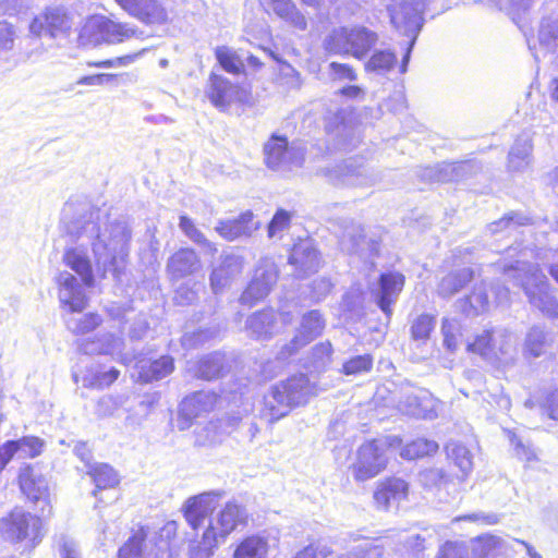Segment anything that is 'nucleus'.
I'll list each match as a JSON object with an SVG mask.
<instances>
[{"mask_svg":"<svg viewBox=\"0 0 558 558\" xmlns=\"http://www.w3.org/2000/svg\"><path fill=\"white\" fill-rule=\"evenodd\" d=\"M179 227L191 241L202 246L207 253L211 255L217 253L218 248L216 244L203 234V232L194 225L192 219L186 216H181Z\"/></svg>","mask_w":558,"mask_h":558,"instance_id":"40","label":"nucleus"},{"mask_svg":"<svg viewBox=\"0 0 558 558\" xmlns=\"http://www.w3.org/2000/svg\"><path fill=\"white\" fill-rule=\"evenodd\" d=\"M223 368V355L213 353L204 356L195 364L194 374L198 378L206 380L218 377Z\"/></svg>","mask_w":558,"mask_h":558,"instance_id":"39","label":"nucleus"},{"mask_svg":"<svg viewBox=\"0 0 558 558\" xmlns=\"http://www.w3.org/2000/svg\"><path fill=\"white\" fill-rule=\"evenodd\" d=\"M131 16L148 25H163L170 21L169 11L160 0H116Z\"/></svg>","mask_w":558,"mask_h":558,"instance_id":"16","label":"nucleus"},{"mask_svg":"<svg viewBox=\"0 0 558 558\" xmlns=\"http://www.w3.org/2000/svg\"><path fill=\"white\" fill-rule=\"evenodd\" d=\"M509 550V543L497 535L483 534L471 541V551L474 558L506 557Z\"/></svg>","mask_w":558,"mask_h":558,"instance_id":"29","label":"nucleus"},{"mask_svg":"<svg viewBox=\"0 0 558 558\" xmlns=\"http://www.w3.org/2000/svg\"><path fill=\"white\" fill-rule=\"evenodd\" d=\"M88 474L92 476L97 489L111 488L119 482L114 470L105 463L89 466Z\"/></svg>","mask_w":558,"mask_h":558,"instance_id":"44","label":"nucleus"},{"mask_svg":"<svg viewBox=\"0 0 558 558\" xmlns=\"http://www.w3.org/2000/svg\"><path fill=\"white\" fill-rule=\"evenodd\" d=\"M404 284V277L399 272L383 274L379 278L378 289L375 292L379 308L389 317L391 304L396 302Z\"/></svg>","mask_w":558,"mask_h":558,"instance_id":"26","label":"nucleus"},{"mask_svg":"<svg viewBox=\"0 0 558 558\" xmlns=\"http://www.w3.org/2000/svg\"><path fill=\"white\" fill-rule=\"evenodd\" d=\"M387 461L385 444L378 440L365 442L357 450L352 474L359 482L371 480L385 470Z\"/></svg>","mask_w":558,"mask_h":558,"instance_id":"10","label":"nucleus"},{"mask_svg":"<svg viewBox=\"0 0 558 558\" xmlns=\"http://www.w3.org/2000/svg\"><path fill=\"white\" fill-rule=\"evenodd\" d=\"M205 93L209 101L220 110H226L232 104L242 102L245 99V92L239 85L214 73L209 76Z\"/></svg>","mask_w":558,"mask_h":558,"instance_id":"18","label":"nucleus"},{"mask_svg":"<svg viewBox=\"0 0 558 558\" xmlns=\"http://www.w3.org/2000/svg\"><path fill=\"white\" fill-rule=\"evenodd\" d=\"M435 327V317L422 314L416 317L411 326V335L414 340H426Z\"/></svg>","mask_w":558,"mask_h":558,"instance_id":"54","label":"nucleus"},{"mask_svg":"<svg viewBox=\"0 0 558 558\" xmlns=\"http://www.w3.org/2000/svg\"><path fill=\"white\" fill-rule=\"evenodd\" d=\"M506 434L509 438V441L513 446L514 454L527 462L536 460L535 449L530 445V442H524L514 432L507 429Z\"/></svg>","mask_w":558,"mask_h":558,"instance_id":"56","label":"nucleus"},{"mask_svg":"<svg viewBox=\"0 0 558 558\" xmlns=\"http://www.w3.org/2000/svg\"><path fill=\"white\" fill-rule=\"evenodd\" d=\"M168 270L174 278L192 275L201 268V260L192 248H181L168 260Z\"/></svg>","mask_w":558,"mask_h":558,"instance_id":"32","label":"nucleus"},{"mask_svg":"<svg viewBox=\"0 0 558 558\" xmlns=\"http://www.w3.org/2000/svg\"><path fill=\"white\" fill-rule=\"evenodd\" d=\"M446 452L448 458L454 462L463 475H466L469 472H471L473 466L472 454L465 446L451 441L446 446Z\"/></svg>","mask_w":558,"mask_h":558,"instance_id":"45","label":"nucleus"},{"mask_svg":"<svg viewBox=\"0 0 558 558\" xmlns=\"http://www.w3.org/2000/svg\"><path fill=\"white\" fill-rule=\"evenodd\" d=\"M444 345L451 352L462 343V326L454 318H444L441 324Z\"/></svg>","mask_w":558,"mask_h":558,"instance_id":"46","label":"nucleus"},{"mask_svg":"<svg viewBox=\"0 0 558 558\" xmlns=\"http://www.w3.org/2000/svg\"><path fill=\"white\" fill-rule=\"evenodd\" d=\"M465 303L469 307H463V311L468 314H480L489 308V300L487 295V287L482 283L476 286L473 292L468 296Z\"/></svg>","mask_w":558,"mask_h":558,"instance_id":"50","label":"nucleus"},{"mask_svg":"<svg viewBox=\"0 0 558 558\" xmlns=\"http://www.w3.org/2000/svg\"><path fill=\"white\" fill-rule=\"evenodd\" d=\"M123 349V339L112 333H104L94 340L83 344V351L87 354L119 355Z\"/></svg>","mask_w":558,"mask_h":558,"instance_id":"34","label":"nucleus"},{"mask_svg":"<svg viewBox=\"0 0 558 558\" xmlns=\"http://www.w3.org/2000/svg\"><path fill=\"white\" fill-rule=\"evenodd\" d=\"M177 533V523L170 521L157 532L149 526H141L132 532L119 548L118 558H173L170 538Z\"/></svg>","mask_w":558,"mask_h":558,"instance_id":"4","label":"nucleus"},{"mask_svg":"<svg viewBox=\"0 0 558 558\" xmlns=\"http://www.w3.org/2000/svg\"><path fill=\"white\" fill-rule=\"evenodd\" d=\"M339 245L348 254H360L366 245L372 252L376 250V242H366L363 228L354 222L344 226L339 235Z\"/></svg>","mask_w":558,"mask_h":558,"instance_id":"30","label":"nucleus"},{"mask_svg":"<svg viewBox=\"0 0 558 558\" xmlns=\"http://www.w3.org/2000/svg\"><path fill=\"white\" fill-rule=\"evenodd\" d=\"M383 554L384 545L379 541H363L338 558H380Z\"/></svg>","mask_w":558,"mask_h":558,"instance_id":"49","label":"nucleus"},{"mask_svg":"<svg viewBox=\"0 0 558 558\" xmlns=\"http://www.w3.org/2000/svg\"><path fill=\"white\" fill-rule=\"evenodd\" d=\"M396 64L397 56L395 52L390 50H377L365 63V70L367 72L385 74L391 71Z\"/></svg>","mask_w":558,"mask_h":558,"instance_id":"41","label":"nucleus"},{"mask_svg":"<svg viewBox=\"0 0 558 558\" xmlns=\"http://www.w3.org/2000/svg\"><path fill=\"white\" fill-rule=\"evenodd\" d=\"M439 401L427 391L410 393L400 401V410L407 415L418 418H435L437 416Z\"/></svg>","mask_w":558,"mask_h":558,"instance_id":"25","label":"nucleus"},{"mask_svg":"<svg viewBox=\"0 0 558 558\" xmlns=\"http://www.w3.org/2000/svg\"><path fill=\"white\" fill-rule=\"evenodd\" d=\"M420 483L427 488H438L447 483V476L441 469L432 468L420 472Z\"/></svg>","mask_w":558,"mask_h":558,"instance_id":"59","label":"nucleus"},{"mask_svg":"<svg viewBox=\"0 0 558 558\" xmlns=\"http://www.w3.org/2000/svg\"><path fill=\"white\" fill-rule=\"evenodd\" d=\"M215 54L219 64L225 71L231 74H239L243 71V62L241 61L236 52L231 48L227 46L217 47L215 50Z\"/></svg>","mask_w":558,"mask_h":558,"instance_id":"48","label":"nucleus"},{"mask_svg":"<svg viewBox=\"0 0 558 558\" xmlns=\"http://www.w3.org/2000/svg\"><path fill=\"white\" fill-rule=\"evenodd\" d=\"M317 393L307 376L300 374L274 385L264 397V413L270 421L286 416L293 408L303 405Z\"/></svg>","mask_w":558,"mask_h":558,"instance_id":"2","label":"nucleus"},{"mask_svg":"<svg viewBox=\"0 0 558 558\" xmlns=\"http://www.w3.org/2000/svg\"><path fill=\"white\" fill-rule=\"evenodd\" d=\"M330 180L335 184H345L351 186H372L379 182V175L373 169L364 163L351 158L330 170Z\"/></svg>","mask_w":558,"mask_h":558,"instance_id":"14","label":"nucleus"},{"mask_svg":"<svg viewBox=\"0 0 558 558\" xmlns=\"http://www.w3.org/2000/svg\"><path fill=\"white\" fill-rule=\"evenodd\" d=\"M19 445V458H35L44 448V440L35 436H25L16 440Z\"/></svg>","mask_w":558,"mask_h":558,"instance_id":"55","label":"nucleus"},{"mask_svg":"<svg viewBox=\"0 0 558 558\" xmlns=\"http://www.w3.org/2000/svg\"><path fill=\"white\" fill-rule=\"evenodd\" d=\"M136 368L141 380L145 383L160 380L173 372V359L169 355H163L154 361L140 360L136 363Z\"/></svg>","mask_w":558,"mask_h":558,"instance_id":"33","label":"nucleus"},{"mask_svg":"<svg viewBox=\"0 0 558 558\" xmlns=\"http://www.w3.org/2000/svg\"><path fill=\"white\" fill-rule=\"evenodd\" d=\"M290 225V214L284 210H278L268 226V236H280L282 231Z\"/></svg>","mask_w":558,"mask_h":558,"instance_id":"61","label":"nucleus"},{"mask_svg":"<svg viewBox=\"0 0 558 558\" xmlns=\"http://www.w3.org/2000/svg\"><path fill=\"white\" fill-rule=\"evenodd\" d=\"M289 263L295 267L299 276H306L317 271L319 256L311 241L296 243L290 254Z\"/></svg>","mask_w":558,"mask_h":558,"instance_id":"28","label":"nucleus"},{"mask_svg":"<svg viewBox=\"0 0 558 558\" xmlns=\"http://www.w3.org/2000/svg\"><path fill=\"white\" fill-rule=\"evenodd\" d=\"M546 335L539 327H532L525 338L524 353L538 357L545 352Z\"/></svg>","mask_w":558,"mask_h":558,"instance_id":"51","label":"nucleus"},{"mask_svg":"<svg viewBox=\"0 0 558 558\" xmlns=\"http://www.w3.org/2000/svg\"><path fill=\"white\" fill-rule=\"evenodd\" d=\"M408 483L401 478L391 477L379 482L373 496L376 507L388 510L392 502L408 496Z\"/></svg>","mask_w":558,"mask_h":558,"instance_id":"27","label":"nucleus"},{"mask_svg":"<svg viewBox=\"0 0 558 558\" xmlns=\"http://www.w3.org/2000/svg\"><path fill=\"white\" fill-rule=\"evenodd\" d=\"M332 347L330 342H320L312 349L310 366L316 371L324 369L330 362Z\"/></svg>","mask_w":558,"mask_h":558,"instance_id":"53","label":"nucleus"},{"mask_svg":"<svg viewBox=\"0 0 558 558\" xmlns=\"http://www.w3.org/2000/svg\"><path fill=\"white\" fill-rule=\"evenodd\" d=\"M101 323L99 315L90 313L80 317H71L66 320L68 328L76 335H84L96 327H98Z\"/></svg>","mask_w":558,"mask_h":558,"instance_id":"52","label":"nucleus"},{"mask_svg":"<svg viewBox=\"0 0 558 558\" xmlns=\"http://www.w3.org/2000/svg\"><path fill=\"white\" fill-rule=\"evenodd\" d=\"M57 553L59 558H83L77 542L66 535H60L58 538Z\"/></svg>","mask_w":558,"mask_h":558,"instance_id":"58","label":"nucleus"},{"mask_svg":"<svg viewBox=\"0 0 558 558\" xmlns=\"http://www.w3.org/2000/svg\"><path fill=\"white\" fill-rule=\"evenodd\" d=\"M59 284V300L71 312H82L86 307L84 290L72 274L62 271L57 278Z\"/></svg>","mask_w":558,"mask_h":558,"instance_id":"24","label":"nucleus"},{"mask_svg":"<svg viewBox=\"0 0 558 558\" xmlns=\"http://www.w3.org/2000/svg\"><path fill=\"white\" fill-rule=\"evenodd\" d=\"M469 550L463 543L448 541L442 544L435 558H468Z\"/></svg>","mask_w":558,"mask_h":558,"instance_id":"60","label":"nucleus"},{"mask_svg":"<svg viewBox=\"0 0 558 558\" xmlns=\"http://www.w3.org/2000/svg\"><path fill=\"white\" fill-rule=\"evenodd\" d=\"M378 41V35L365 26L335 28L326 38V48L330 52L351 54L363 59Z\"/></svg>","mask_w":558,"mask_h":558,"instance_id":"5","label":"nucleus"},{"mask_svg":"<svg viewBox=\"0 0 558 558\" xmlns=\"http://www.w3.org/2000/svg\"><path fill=\"white\" fill-rule=\"evenodd\" d=\"M276 315L270 308L255 312L245 324L248 335L255 339H268L276 331Z\"/></svg>","mask_w":558,"mask_h":558,"instance_id":"31","label":"nucleus"},{"mask_svg":"<svg viewBox=\"0 0 558 558\" xmlns=\"http://www.w3.org/2000/svg\"><path fill=\"white\" fill-rule=\"evenodd\" d=\"M217 400L218 396L215 392L204 390L184 398L180 404V416L184 418L180 429L187 428L191 420L213 411Z\"/></svg>","mask_w":558,"mask_h":558,"instance_id":"23","label":"nucleus"},{"mask_svg":"<svg viewBox=\"0 0 558 558\" xmlns=\"http://www.w3.org/2000/svg\"><path fill=\"white\" fill-rule=\"evenodd\" d=\"M425 2L426 0H396L388 7L390 21L395 28L399 33L412 37L400 65L401 73L407 72L412 47L415 43L418 32L422 28V14L425 9Z\"/></svg>","mask_w":558,"mask_h":558,"instance_id":"6","label":"nucleus"},{"mask_svg":"<svg viewBox=\"0 0 558 558\" xmlns=\"http://www.w3.org/2000/svg\"><path fill=\"white\" fill-rule=\"evenodd\" d=\"M260 227V222L251 210L242 213L236 218L220 219L215 231L226 241L233 242L242 238H250Z\"/></svg>","mask_w":558,"mask_h":558,"instance_id":"21","label":"nucleus"},{"mask_svg":"<svg viewBox=\"0 0 558 558\" xmlns=\"http://www.w3.org/2000/svg\"><path fill=\"white\" fill-rule=\"evenodd\" d=\"M530 219L527 217H523L519 214H510L501 218L499 221H495L489 226V229L493 233L499 231L501 228H511L513 226H524L527 225Z\"/></svg>","mask_w":558,"mask_h":558,"instance_id":"64","label":"nucleus"},{"mask_svg":"<svg viewBox=\"0 0 558 558\" xmlns=\"http://www.w3.org/2000/svg\"><path fill=\"white\" fill-rule=\"evenodd\" d=\"M468 350L493 363L509 364L515 357L517 338L504 328L485 330L468 344Z\"/></svg>","mask_w":558,"mask_h":558,"instance_id":"7","label":"nucleus"},{"mask_svg":"<svg viewBox=\"0 0 558 558\" xmlns=\"http://www.w3.org/2000/svg\"><path fill=\"white\" fill-rule=\"evenodd\" d=\"M84 33L94 43L118 44L134 37L137 29L134 26L117 23L105 16H93L86 23Z\"/></svg>","mask_w":558,"mask_h":558,"instance_id":"13","label":"nucleus"},{"mask_svg":"<svg viewBox=\"0 0 558 558\" xmlns=\"http://www.w3.org/2000/svg\"><path fill=\"white\" fill-rule=\"evenodd\" d=\"M329 69L333 80L354 82L357 78L354 69L349 64L331 62Z\"/></svg>","mask_w":558,"mask_h":558,"instance_id":"63","label":"nucleus"},{"mask_svg":"<svg viewBox=\"0 0 558 558\" xmlns=\"http://www.w3.org/2000/svg\"><path fill=\"white\" fill-rule=\"evenodd\" d=\"M41 521L22 508H14L0 519V538L12 543L29 541L33 545L41 539Z\"/></svg>","mask_w":558,"mask_h":558,"instance_id":"8","label":"nucleus"},{"mask_svg":"<svg viewBox=\"0 0 558 558\" xmlns=\"http://www.w3.org/2000/svg\"><path fill=\"white\" fill-rule=\"evenodd\" d=\"M532 144L527 138H518L509 153V167L521 170L530 163Z\"/></svg>","mask_w":558,"mask_h":558,"instance_id":"42","label":"nucleus"},{"mask_svg":"<svg viewBox=\"0 0 558 558\" xmlns=\"http://www.w3.org/2000/svg\"><path fill=\"white\" fill-rule=\"evenodd\" d=\"M68 231L77 245L66 248L62 259L82 278L84 284L87 287L94 284L87 247H90L96 271L101 277L105 278L111 274L116 280L121 279L126 266L131 240V231L125 221L100 223L99 211H89L88 215L73 221Z\"/></svg>","mask_w":558,"mask_h":558,"instance_id":"1","label":"nucleus"},{"mask_svg":"<svg viewBox=\"0 0 558 558\" xmlns=\"http://www.w3.org/2000/svg\"><path fill=\"white\" fill-rule=\"evenodd\" d=\"M223 492L211 490L189 498L184 504V518L193 530H197L209 522Z\"/></svg>","mask_w":558,"mask_h":558,"instance_id":"15","label":"nucleus"},{"mask_svg":"<svg viewBox=\"0 0 558 558\" xmlns=\"http://www.w3.org/2000/svg\"><path fill=\"white\" fill-rule=\"evenodd\" d=\"M472 278L473 271L470 268L451 271L441 279L437 292L442 298H450L469 283Z\"/></svg>","mask_w":558,"mask_h":558,"instance_id":"35","label":"nucleus"},{"mask_svg":"<svg viewBox=\"0 0 558 558\" xmlns=\"http://www.w3.org/2000/svg\"><path fill=\"white\" fill-rule=\"evenodd\" d=\"M247 519L248 513L245 507L235 501H228L216 517L209 519L207 526L225 539L236 527L245 525Z\"/></svg>","mask_w":558,"mask_h":558,"instance_id":"20","label":"nucleus"},{"mask_svg":"<svg viewBox=\"0 0 558 558\" xmlns=\"http://www.w3.org/2000/svg\"><path fill=\"white\" fill-rule=\"evenodd\" d=\"M21 490L33 501L43 515L51 514V493L45 476L33 465L21 468L19 474Z\"/></svg>","mask_w":558,"mask_h":558,"instance_id":"9","label":"nucleus"},{"mask_svg":"<svg viewBox=\"0 0 558 558\" xmlns=\"http://www.w3.org/2000/svg\"><path fill=\"white\" fill-rule=\"evenodd\" d=\"M438 450V444L434 440L417 438L407 444L401 450V457L408 460H414L432 454Z\"/></svg>","mask_w":558,"mask_h":558,"instance_id":"43","label":"nucleus"},{"mask_svg":"<svg viewBox=\"0 0 558 558\" xmlns=\"http://www.w3.org/2000/svg\"><path fill=\"white\" fill-rule=\"evenodd\" d=\"M70 27V22L63 9L48 8L33 20L29 31L37 36L57 37L59 34L68 32Z\"/></svg>","mask_w":558,"mask_h":558,"instance_id":"22","label":"nucleus"},{"mask_svg":"<svg viewBox=\"0 0 558 558\" xmlns=\"http://www.w3.org/2000/svg\"><path fill=\"white\" fill-rule=\"evenodd\" d=\"M504 275L522 287L530 303L550 317H558V302L548 291L546 276L532 265L523 260L515 264L504 265Z\"/></svg>","mask_w":558,"mask_h":558,"instance_id":"3","label":"nucleus"},{"mask_svg":"<svg viewBox=\"0 0 558 558\" xmlns=\"http://www.w3.org/2000/svg\"><path fill=\"white\" fill-rule=\"evenodd\" d=\"M373 359L369 354L357 355L343 363L342 371L345 375H357L372 368Z\"/></svg>","mask_w":558,"mask_h":558,"instance_id":"57","label":"nucleus"},{"mask_svg":"<svg viewBox=\"0 0 558 558\" xmlns=\"http://www.w3.org/2000/svg\"><path fill=\"white\" fill-rule=\"evenodd\" d=\"M325 328V320L318 311H310L304 314L296 335L289 343L281 347L277 353V359L287 361L299 352L300 349L317 338Z\"/></svg>","mask_w":558,"mask_h":558,"instance_id":"12","label":"nucleus"},{"mask_svg":"<svg viewBox=\"0 0 558 558\" xmlns=\"http://www.w3.org/2000/svg\"><path fill=\"white\" fill-rule=\"evenodd\" d=\"M15 29L5 21H0V54L11 50L14 46Z\"/></svg>","mask_w":558,"mask_h":558,"instance_id":"62","label":"nucleus"},{"mask_svg":"<svg viewBox=\"0 0 558 558\" xmlns=\"http://www.w3.org/2000/svg\"><path fill=\"white\" fill-rule=\"evenodd\" d=\"M220 541L222 539L207 526L203 532L201 541L191 542L189 549L190 558H210Z\"/></svg>","mask_w":558,"mask_h":558,"instance_id":"37","label":"nucleus"},{"mask_svg":"<svg viewBox=\"0 0 558 558\" xmlns=\"http://www.w3.org/2000/svg\"><path fill=\"white\" fill-rule=\"evenodd\" d=\"M244 265L243 256L234 253L222 254L209 277L213 292L218 294L229 287L242 274Z\"/></svg>","mask_w":558,"mask_h":558,"instance_id":"19","label":"nucleus"},{"mask_svg":"<svg viewBox=\"0 0 558 558\" xmlns=\"http://www.w3.org/2000/svg\"><path fill=\"white\" fill-rule=\"evenodd\" d=\"M268 5L279 17L302 31L306 28L305 17L296 10L291 0H270Z\"/></svg>","mask_w":558,"mask_h":558,"instance_id":"36","label":"nucleus"},{"mask_svg":"<svg viewBox=\"0 0 558 558\" xmlns=\"http://www.w3.org/2000/svg\"><path fill=\"white\" fill-rule=\"evenodd\" d=\"M278 279V269L276 264L269 258H263L254 270L252 280L240 296L243 305L253 306L265 299L276 284Z\"/></svg>","mask_w":558,"mask_h":558,"instance_id":"11","label":"nucleus"},{"mask_svg":"<svg viewBox=\"0 0 558 558\" xmlns=\"http://www.w3.org/2000/svg\"><path fill=\"white\" fill-rule=\"evenodd\" d=\"M289 147L287 137L272 135L264 146L266 165L272 170L278 169Z\"/></svg>","mask_w":558,"mask_h":558,"instance_id":"38","label":"nucleus"},{"mask_svg":"<svg viewBox=\"0 0 558 558\" xmlns=\"http://www.w3.org/2000/svg\"><path fill=\"white\" fill-rule=\"evenodd\" d=\"M278 546V532L263 531L244 538L235 548L233 558H268Z\"/></svg>","mask_w":558,"mask_h":558,"instance_id":"17","label":"nucleus"},{"mask_svg":"<svg viewBox=\"0 0 558 558\" xmlns=\"http://www.w3.org/2000/svg\"><path fill=\"white\" fill-rule=\"evenodd\" d=\"M282 157L277 171L290 172L300 169L305 160V147L302 144L292 143Z\"/></svg>","mask_w":558,"mask_h":558,"instance_id":"47","label":"nucleus"}]
</instances>
